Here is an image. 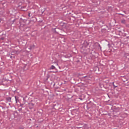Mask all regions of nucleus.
<instances>
[{
	"mask_svg": "<svg viewBox=\"0 0 129 129\" xmlns=\"http://www.w3.org/2000/svg\"><path fill=\"white\" fill-rule=\"evenodd\" d=\"M88 45H89V43L87 42V41H85L81 48V49H83V50H84L85 48H87V47H88Z\"/></svg>",
	"mask_w": 129,
	"mask_h": 129,
	"instance_id": "1",
	"label": "nucleus"
},
{
	"mask_svg": "<svg viewBox=\"0 0 129 129\" xmlns=\"http://www.w3.org/2000/svg\"><path fill=\"white\" fill-rule=\"evenodd\" d=\"M56 65H57V66H58V63H57V64H56Z\"/></svg>",
	"mask_w": 129,
	"mask_h": 129,
	"instance_id": "21",
	"label": "nucleus"
},
{
	"mask_svg": "<svg viewBox=\"0 0 129 129\" xmlns=\"http://www.w3.org/2000/svg\"><path fill=\"white\" fill-rule=\"evenodd\" d=\"M123 13L126 14V13L125 12V11H123Z\"/></svg>",
	"mask_w": 129,
	"mask_h": 129,
	"instance_id": "14",
	"label": "nucleus"
},
{
	"mask_svg": "<svg viewBox=\"0 0 129 129\" xmlns=\"http://www.w3.org/2000/svg\"><path fill=\"white\" fill-rule=\"evenodd\" d=\"M55 33H56V30H55Z\"/></svg>",
	"mask_w": 129,
	"mask_h": 129,
	"instance_id": "20",
	"label": "nucleus"
},
{
	"mask_svg": "<svg viewBox=\"0 0 129 129\" xmlns=\"http://www.w3.org/2000/svg\"><path fill=\"white\" fill-rule=\"evenodd\" d=\"M127 56H128V53H125L124 54V57H127Z\"/></svg>",
	"mask_w": 129,
	"mask_h": 129,
	"instance_id": "10",
	"label": "nucleus"
},
{
	"mask_svg": "<svg viewBox=\"0 0 129 129\" xmlns=\"http://www.w3.org/2000/svg\"><path fill=\"white\" fill-rule=\"evenodd\" d=\"M108 46H109V44H108Z\"/></svg>",
	"mask_w": 129,
	"mask_h": 129,
	"instance_id": "18",
	"label": "nucleus"
},
{
	"mask_svg": "<svg viewBox=\"0 0 129 129\" xmlns=\"http://www.w3.org/2000/svg\"><path fill=\"white\" fill-rule=\"evenodd\" d=\"M0 40H5V38L2 37V38L0 39Z\"/></svg>",
	"mask_w": 129,
	"mask_h": 129,
	"instance_id": "12",
	"label": "nucleus"
},
{
	"mask_svg": "<svg viewBox=\"0 0 129 129\" xmlns=\"http://www.w3.org/2000/svg\"><path fill=\"white\" fill-rule=\"evenodd\" d=\"M118 15H120L121 16H124V15L121 14V13H119Z\"/></svg>",
	"mask_w": 129,
	"mask_h": 129,
	"instance_id": "11",
	"label": "nucleus"
},
{
	"mask_svg": "<svg viewBox=\"0 0 129 129\" xmlns=\"http://www.w3.org/2000/svg\"><path fill=\"white\" fill-rule=\"evenodd\" d=\"M9 105H11V103H8Z\"/></svg>",
	"mask_w": 129,
	"mask_h": 129,
	"instance_id": "16",
	"label": "nucleus"
},
{
	"mask_svg": "<svg viewBox=\"0 0 129 129\" xmlns=\"http://www.w3.org/2000/svg\"><path fill=\"white\" fill-rule=\"evenodd\" d=\"M112 85L114 86V89H115V88H116V87H117V85H115L114 84V82L112 83Z\"/></svg>",
	"mask_w": 129,
	"mask_h": 129,
	"instance_id": "7",
	"label": "nucleus"
},
{
	"mask_svg": "<svg viewBox=\"0 0 129 129\" xmlns=\"http://www.w3.org/2000/svg\"><path fill=\"white\" fill-rule=\"evenodd\" d=\"M30 14H31V13H29V15H28L29 17H31V16L30 15Z\"/></svg>",
	"mask_w": 129,
	"mask_h": 129,
	"instance_id": "13",
	"label": "nucleus"
},
{
	"mask_svg": "<svg viewBox=\"0 0 129 129\" xmlns=\"http://www.w3.org/2000/svg\"><path fill=\"white\" fill-rule=\"evenodd\" d=\"M97 45H98V47H99V48L101 51V46H100V44H99V43H97Z\"/></svg>",
	"mask_w": 129,
	"mask_h": 129,
	"instance_id": "8",
	"label": "nucleus"
},
{
	"mask_svg": "<svg viewBox=\"0 0 129 129\" xmlns=\"http://www.w3.org/2000/svg\"><path fill=\"white\" fill-rule=\"evenodd\" d=\"M35 48V45H32L30 46V49L32 50V49H34Z\"/></svg>",
	"mask_w": 129,
	"mask_h": 129,
	"instance_id": "6",
	"label": "nucleus"
},
{
	"mask_svg": "<svg viewBox=\"0 0 129 129\" xmlns=\"http://www.w3.org/2000/svg\"><path fill=\"white\" fill-rule=\"evenodd\" d=\"M121 23H122L123 24H124V23H125V20H122Z\"/></svg>",
	"mask_w": 129,
	"mask_h": 129,
	"instance_id": "9",
	"label": "nucleus"
},
{
	"mask_svg": "<svg viewBox=\"0 0 129 129\" xmlns=\"http://www.w3.org/2000/svg\"><path fill=\"white\" fill-rule=\"evenodd\" d=\"M56 68L54 66H51V67L49 68L50 70H54V69H55Z\"/></svg>",
	"mask_w": 129,
	"mask_h": 129,
	"instance_id": "4",
	"label": "nucleus"
},
{
	"mask_svg": "<svg viewBox=\"0 0 129 129\" xmlns=\"http://www.w3.org/2000/svg\"><path fill=\"white\" fill-rule=\"evenodd\" d=\"M8 101H9V102H11L12 100V98L11 97H9L8 98H7Z\"/></svg>",
	"mask_w": 129,
	"mask_h": 129,
	"instance_id": "5",
	"label": "nucleus"
},
{
	"mask_svg": "<svg viewBox=\"0 0 129 129\" xmlns=\"http://www.w3.org/2000/svg\"><path fill=\"white\" fill-rule=\"evenodd\" d=\"M80 99L81 100H82V99L81 98H80Z\"/></svg>",
	"mask_w": 129,
	"mask_h": 129,
	"instance_id": "17",
	"label": "nucleus"
},
{
	"mask_svg": "<svg viewBox=\"0 0 129 129\" xmlns=\"http://www.w3.org/2000/svg\"><path fill=\"white\" fill-rule=\"evenodd\" d=\"M0 23H1V21H0Z\"/></svg>",
	"mask_w": 129,
	"mask_h": 129,
	"instance_id": "22",
	"label": "nucleus"
},
{
	"mask_svg": "<svg viewBox=\"0 0 129 129\" xmlns=\"http://www.w3.org/2000/svg\"><path fill=\"white\" fill-rule=\"evenodd\" d=\"M69 56H71V54H69Z\"/></svg>",
	"mask_w": 129,
	"mask_h": 129,
	"instance_id": "19",
	"label": "nucleus"
},
{
	"mask_svg": "<svg viewBox=\"0 0 129 129\" xmlns=\"http://www.w3.org/2000/svg\"><path fill=\"white\" fill-rule=\"evenodd\" d=\"M15 99H16V101L17 102V98H16V97H15Z\"/></svg>",
	"mask_w": 129,
	"mask_h": 129,
	"instance_id": "15",
	"label": "nucleus"
},
{
	"mask_svg": "<svg viewBox=\"0 0 129 129\" xmlns=\"http://www.w3.org/2000/svg\"><path fill=\"white\" fill-rule=\"evenodd\" d=\"M4 14V9L1 8L0 9V16H2V15H3Z\"/></svg>",
	"mask_w": 129,
	"mask_h": 129,
	"instance_id": "2",
	"label": "nucleus"
},
{
	"mask_svg": "<svg viewBox=\"0 0 129 129\" xmlns=\"http://www.w3.org/2000/svg\"><path fill=\"white\" fill-rule=\"evenodd\" d=\"M34 104L33 103H29V106L30 107V108H32L34 107Z\"/></svg>",
	"mask_w": 129,
	"mask_h": 129,
	"instance_id": "3",
	"label": "nucleus"
}]
</instances>
